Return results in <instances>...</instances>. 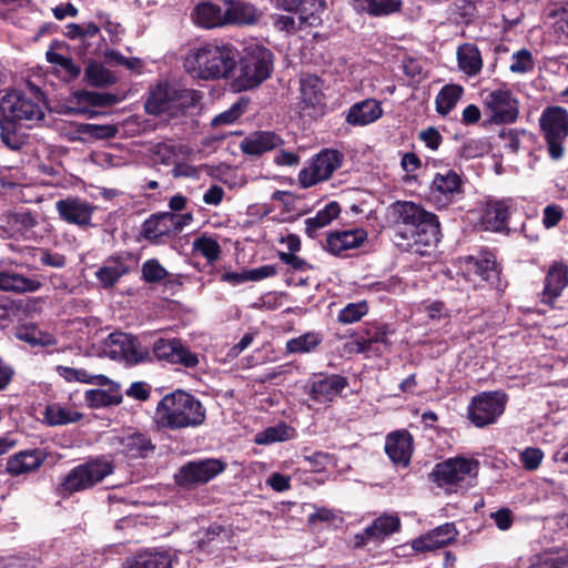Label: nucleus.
<instances>
[{
    "mask_svg": "<svg viewBox=\"0 0 568 568\" xmlns=\"http://www.w3.org/2000/svg\"><path fill=\"white\" fill-rule=\"evenodd\" d=\"M45 99L39 87L28 83L26 90L7 93L0 101V138L11 150L21 148L17 122L44 118Z\"/></svg>",
    "mask_w": 568,
    "mask_h": 568,
    "instance_id": "1",
    "label": "nucleus"
},
{
    "mask_svg": "<svg viewBox=\"0 0 568 568\" xmlns=\"http://www.w3.org/2000/svg\"><path fill=\"white\" fill-rule=\"evenodd\" d=\"M457 63L460 71L468 77L477 75L483 69L480 50L475 43L466 42L457 48Z\"/></svg>",
    "mask_w": 568,
    "mask_h": 568,
    "instance_id": "34",
    "label": "nucleus"
},
{
    "mask_svg": "<svg viewBox=\"0 0 568 568\" xmlns=\"http://www.w3.org/2000/svg\"><path fill=\"white\" fill-rule=\"evenodd\" d=\"M567 286L568 266L561 262H554L545 277L541 302L548 305H554Z\"/></svg>",
    "mask_w": 568,
    "mask_h": 568,
    "instance_id": "28",
    "label": "nucleus"
},
{
    "mask_svg": "<svg viewBox=\"0 0 568 568\" xmlns=\"http://www.w3.org/2000/svg\"><path fill=\"white\" fill-rule=\"evenodd\" d=\"M458 531L454 523H445L412 541L417 552H426L446 547L455 541Z\"/></svg>",
    "mask_w": 568,
    "mask_h": 568,
    "instance_id": "23",
    "label": "nucleus"
},
{
    "mask_svg": "<svg viewBox=\"0 0 568 568\" xmlns=\"http://www.w3.org/2000/svg\"><path fill=\"white\" fill-rule=\"evenodd\" d=\"M400 519L397 515H382L375 518L368 527L366 535L373 536L376 542L383 541L389 535L399 531Z\"/></svg>",
    "mask_w": 568,
    "mask_h": 568,
    "instance_id": "38",
    "label": "nucleus"
},
{
    "mask_svg": "<svg viewBox=\"0 0 568 568\" xmlns=\"http://www.w3.org/2000/svg\"><path fill=\"white\" fill-rule=\"evenodd\" d=\"M41 282L17 273L6 272L0 290L14 293H33L40 290Z\"/></svg>",
    "mask_w": 568,
    "mask_h": 568,
    "instance_id": "39",
    "label": "nucleus"
},
{
    "mask_svg": "<svg viewBox=\"0 0 568 568\" xmlns=\"http://www.w3.org/2000/svg\"><path fill=\"white\" fill-rule=\"evenodd\" d=\"M247 102L240 100L232 104V106L212 119V126H220L224 124L234 123L246 110Z\"/></svg>",
    "mask_w": 568,
    "mask_h": 568,
    "instance_id": "55",
    "label": "nucleus"
},
{
    "mask_svg": "<svg viewBox=\"0 0 568 568\" xmlns=\"http://www.w3.org/2000/svg\"><path fill=\"white\" fill-rule=\"evenodd\" d=\"M539 126L550 159L560 160L568 136V111L559 105L547 106L539 118Z\"/></svg>",
    "mask_w": 568,
    "mask_h": 568,
    "instance_id": "10",
    "label": "nucleus"
},
{
    "mask_svg": "<svg viewBox=\"0 0 568 568\" xmlns=\"http://www.w3.org/2000/svg\"><path fill=\"white\" fill-rule=\"evenodd\" d=\"M172 98L166 85H158L144 102V110L150 115H160L171 108Z\"/></svg>",
    "mask_w": 568,
    "mask_h": 568,
    "instance_id": "41",
    "label": "nucleus"
},
{
    "mask_svg": "<svg viewBox=\"0 0 568 568\" xmlns=\"http://www.w3.org/2000/svg\"><path fill=\"white\" fill-rule=\"evenodd\" d=\"M239 51L232 43L210 41L194 49L187 63L201 80L229 79L236 64Z\"/></svg>",
    "mask_w": 568,
    "mask_h": 568,
    "instance_id": "4",
    "label": "nucleus"
},
{
    "mask_svg": "<svg viewBox=\"0 0 568 568\" xmlns=\"http://www.w3.org/2000/svg\"><path fill=\"white\" fill-rule=\"evenodd\" d=\"M363 9L371 16H387L400 10V0H361Z\"/></svg>",
    "mask_w": 568,
    "mask_h": 568,
    "instance_id": "50",
    "label": "nucleus"
},
{
    "mask_svg": "<svg viewBox=\"0 0 568 568\" xmlns=\"http://www.w3.org/2000/svg\"><path fill=\"white\" fill-rule=\"evenodd\" d=\"M341 213V205L336 201L328 202L323 209L317 211L316 215L305 220V233L315 237L317 230L328 225Z\"/></svg>",
    "mask_w": 568,
    "mask_h": 568,
    "instance_id": "36",
    "label": "nucleus"
},
{
    "mask_svg": "<svg viewBox=\"0 0 568 568\" xmlns=\"http://www.w3.org/2000/svg\"><path fill=\"white\" fill-rule=\"evenodd\" d=\"M341 236L348 250L362 246L367 240V232L364 229H351L339 231Z\"/></svg>",
    "mask_w": 568,
    "mask_h": 568,
    "instance_id": "59",
    "label": "nucleus"
},
{
    "mask_svg": "<svg viewBox=\"0 0 568 568\" xmlns=\"http://www.w3.org/2000/svg\"><path fill=\"white\" fill-rule=\"evenodd\" d=\"M324 248L334 256H341L344 252L348 251L339 231H333L327 234Z\"/></svg>",
    "mask_w": 568,
    "mask_h": 568,
    "instance_id": "60",
    "label": "nucleus"
},
{
    "mask_svg": "<svg viewBox=\"0 0 568 568\" xmlns=\"http://www.w3.org/2000/svg\"><path fill=\"white\" fill-rule=\"evenodd\" d=\"M133 253L124 251L108 257L104 265L97 272L95 276L103 288L113 287L122 276L131 272L130 262L133 261Z\"/></svg>",
    "mask_w": 568,
    "mask_h": 568,
    "instance_id": "21",
    "label": "nucleus"
},
{
    "mask_svg": "<svg viewBox=\"0 0 568 568\" xmlns=\"http://www.w3.org/2000/svg\"><path fill=\"white\" fill-rule=\"evenodd\" d=\"M206 410L194 395L176 389L158 403L154 423L160 429L176 430L197 427L205 422Z\"/></svg>",
    "mask_w": 568,
    "mask_h": 568,
    "instance_id": "3",
    "label": "nucleus"
},
{
    "mask_svg": "<svg viewBox=\"0 0 568 568\" xmlns=\"http://www.w3.org/2000/svg\"><path fill=\"white\" fill-rule=\"evenodd\" d=\"M369 311L366 301L346 304L337 314V322L341 324H353L359 322Z\"/></svg>",
    "mask_w": 568,
    "mask_h": 568,
    "instance_id": "49",
    "label": "nucleus"
},
{
    "mask_svg": "<svg viewBox=\"0 0 568 568\" xmlns=\"http://www.w3.org/2000/svg\"><path fill=\"white\" fill-rule=\"evenodd\" d=\"M551 16L557 19L558 30L568 37V0L561 2Z\"/></svg>",
    "mask_w": 568,
    "mask_h": 568,
    "instance_id": "64",
    "label": "nucleus"
},
{
    "mask_svg": "<svg viewBox=\"0 0 568 568\" xmlns=\"http://www.w3.org/2000/svg\"><path fill=\"white\" fill-rule=\"evenodd\" d=\"M240 74L235 79L239 90L247 91L260 87L271 78L274 70V53L258 43H250L237 58Z\"/></svg>",
    "mask_w": 568,
    "mask_h": 568,
    "instance_id": "5",
    "label": "nucleus"
},
{
    "mask_svg": "<svg viewBox=\"0 0 568 568\" xmlns=\"http://www.w3.org/2000/svg\"><path fill=\"white\" fill-rule=\"evenodd\" d=\"M413 444L412 434L407 429H398L387 435L385 452L395 465L406 467L410 463Z\"/></svg>",
    "mask_w": 568,
    "mask_h": 568,
    "instance_id": "24",
    "label": "nucleus"
},
{
    "mask_svg": "<svg viewBox=\"0 0 568 568\" xmlns=\"http://www.w3.org/2000/svg\"><path fill=\"white\" fill-rule=\"evenodd\" d=\"M122 568H172V560L165 550L143 552L128 559Z\"/></svg>",
    "mask_w": 568,
    "mask_h": 568,
    "instance_id": "37",
    "label": "nucleus"
},
{
    "mask_svg": "<svg viewBox=\"0 0 568 568\" xmlns=\"http://www.w3.org/2000/svg\"><path fill=\"white\" fill-rule=\"evenodd\" d=\"M481 95L491 122L496 124L516 122L519 115V101L505 83L497 89L485 90Z\"/></svg>",
    "mask_w": 568,
    "mask_h": 568,
    "instance_id": "15",
    "label": "nucleus"
},
{
    "mask_svg": "<svg viewBox=\"0 0 568 568\" xmlns=\"http://www.w3.org/2000/svg\"><path fill=\"white\" fill-rule=\"evenodd\" d=\"M322 343V337L316 332H307L286 342L285 349L290 354H302L314 351Z\"/></svg>",
    "mask_w": 568,
    "mask_h": 568,
    "instance_id": "44",
    "label": "nucleus"
},
{
    "mask_svg": "<svg viewBox=\"0 0 568 568\" xmlns=\"http://www.w3.org/2000/svg\"><path fill=\"white\" fill-rule=\"evenodd\" d=\"M121 453L131 459L148 458L155 450V445L148 433L132 432L118 438Z\"/></svg>",
    "mask_w": 568,
    "mask_h": 568,
    "instance_id": "30",
    "label": "nucleus"
},
{
    "mask_svg": "<svg viewBox=\"0 0 568 568\" xmlns=\"http://www.w3.org/2000/svg\"><path fill=\"white\" fill-rule=\"evenodd\" d=\"M382 114L381 103L374 99H366L349 108L346 122L354 126H364L377 121Z\"/></svg>",
    "mask_w": 568,
    "mask_h": 568,
    "instance_id": "31",
    "label": "nucleus"
},
{
    "mask_svg": "<svg viewBox=\"0 0 568 568\" xmlns=\"http://www.w3.org/2000/svg\"><path fill=\"white\" fill-rule=\"evenodd\" d=\"M463 267L469 281L478 280L498 292H505L508 286L507 280L503 276V265L493 252L483 251L477 255L465 256Z\"/></svg>",
    "mask_w": 568,
    "mask_h": 568,
    "instance_id": "11",
    "label": "nucleus"
},
{
    "mask_svg": "<svg viewBox=\"0 0 568 568\" xmlns=\"http://www.w3.org/2000/svg\"><path fill=\"white\" fill-rule=\"evenodd\" d=\"M564 217V210L558 204H549L544 209L542 224L546 229H552Z\"/></svg>",
    "mask_w": 568,
    "mask_h": 568,
    "instance_id": "62",
    "label": "nucleus"
},
{
    "mask_svg": "<svg viewBox=\"0 0 568 568\" xmlns=\"http://www.w3.org/2000/svg\"><path fill=\"white\" fill-rule=\"evenodd\" d=\"M284 143L283 139L272 131H254L240 143L242 153L250 156H261Z\"/></svg>",
    "mask_w": 568,
    "mask_h": 568,
    "instance_id": "27",
    "label": "nucleus"
},
{
    "mask_svg": "<svg viewBox=\"0 0 568 568\" xmlns=\"http://www.w3.org/2000/svg\"><path fill=\"white\" fill-rule=\"evenodd\" d=\"M55 209L62 221L82 227L91 224L94 212L93 205L74 196L57 201Z\"/></svg>",
    "mask_w": 568,
    "mask_h": 568,
    "instance_id": "22",
    "label": "nucleus"
},
{
    "mask_svg": "<svg viewBox=\"0 0 568 568\" xmlns=\"http://www.w3.org/2000/svg\"><path fill=\"white\" fill-rule=\"evenodd\" d=\"M80 103L91 106H111L118 102L113 93L82 90L77 94Z\"/></svg>",
    "mask_w": 568,
    "mask_h": 568,
    "instance_id": "52",
    "label": "nucleus"
},
{
    "mask_svg": "<svg viewBox=\"0 0 568 568\" xmlns=\"http://www.w3.org/2000/svg\"><path fill=\"white\" fill-rule=\"evenodd\" d=\"M464 93V88L459 84L444 85L435 99L436 111L440 115H447L460 100Z\"/></svg>",
    "mask_w": 568,
    "mask_h": 568,
    "instance_id": "40",
    "label": "nucleus"
},
{
    "mask_svg": "<svg viewBox=\"0 0 568 568\" xmlns=\"http://www.w3.org/2000/svg\"><path fill=\"white\" fill-rule=\"evenodd\" d=\"M84 400L90 408H102L121 404L122 395L119 392L94 388L85 392Z\"/></svg>",
    "mask_w": 568,
    "mask_h": 568,
    "instance_id": "42",
    "label": "nucleus"
},
{
    "mask_svg": "<svg viewBox=\"0 0 568 568\" xmlns=\"http://www.w3.org/2000/svg\"><path fill=\"white\" fill-rule=\"evenodd\" d=\"M44 417L49 425L57 426L77 423L81 419L82 414L59 405H49L45 407Z\"/></svg>",
    "mask_w": 568,
    "mask_h": 568,
    "instance_id": "46",
    "label": "nucleus"
},
{
    "mask_svg": "<svg viewBox=\"0 0 568 568\" xmlns=\"http://www.w3.org/2000/svg\"><path fill=\"white\" fill-rule=\"evenodd\" d=\"M114 464L106 456L89 458L74 466L58 487L59 495L69 497L75 493L88 490L102 483L113 474Z\"/></svg>",
    "mask_w": 568,
    "mask_h": 568,
    "instance_id": "6",
    "label": "nucleus"
},
{
    "mask_svg": "<svg viewBox=\"0 0 568 568\" xmlns=\"http://www.w3.org/2000/svg\"><path fill=\"white\" fill-rule=\"evenodd\" d=\"M273 26L278 31H285L287 33H295L301 30L305 22H301V18L297 17L295 19L293 16L287 14H273L272 16Z\"/></svg>",
    "mask_w": 568,
    "mask_h": 568,
    "instance_id": "56",
    "label": "nucleus"
},
{
    "mask_svg": "<svg viewBox=\"0 0 568 568\" xmlns=\"http://www.w3.org/2000/svg\"><path fill=\"white\" fill-rule=\"evenodd\" d=\"M82 132L95 139H111L115 136L118 130L114 125L88 123L83 125Z\"/></svg>",
    "mask_w": 568,
    "mask_h": 568,
    "instance_id": "61",
    "label": "nucleus"
},
{
    "mask_svg": "<svg viewBox=\"0 0 568 568\" xmlns=\"http://www.w3.org/2000/svg\"><path fill=\"white\" fill-rule=\"evenodd\" d=\"M194 23L204 29H212L225 26L224 22V4H217L211 1L197 3L192 13Z\"/></svg>",
    "mask_w": 568,
    "mask_h": 568,
    "instance_id": "32",
    "label": "nucleus"
},
{
    "mask_svg": "<svg viewBox=\"0 0 568 568\" xmlns=\"http://www.w3.org/2000/svg\"><path fill=\"white\" fill-rule=\"evenodd\" d=\"M141 278L149 284H158L169 277V272L156 258L146 260L141 267Z\"/></svg>",
    "mask_w": 568,
    "mask_h": 568,
    "instance_id": "51",
    "label": "nucleus"
},
{
    "mask_svg": "<svg viewBox=\"0 0 568 568\" xmlns=\"http://www.w3.org/2000/svg\"><path fill=\"white\" fill-rule=\"evenodd\" d=\"M278 8L296 13L306 26L316 27L322 22L325 0H278Z\"/></svg>",
    "mask_w": 568,
    "mask_h": 568,
    "instance_id": "25",
    "label": "nucleus"
},
{
    "mask_svg": "<svg viewBox=\"0 0 568 568\" xmlns=\"http://www.w3.org/2000/svg\"><path fill=\"white\" fill-rule=\"evenodd\" d=\"M301 112L312 119H317L325 113L326 97L323 91V81L320 77L307 74L300 80Z\"/></svg>",
    "mask_w": 568,
    "mask_h": 568,
    "instance_id": "18",
    "label": "nucleus"
},
{
    "mask_svg": "<svg viewBox=\"0 0 568 568\" xmlns=\"http://www.w3.org/2000/svg\"><path fill=\"white\" fill-rule=\"evenodd\" d=\"M85 79L92 87H108L115 82L114 75L101 63H90L85 68Z\"/></svg>",
    "mask_w": 568,
    "mask_h": 568,
    "instance_id": "48",
    "label": "nucleus"
},
{
    "mask_svg": "<svg viewBox=\"0 0 568 568\" xmlns=\"http://www.w3.org/2000/svg\"><path fill=\"white\" fill-rule=\"evenodd\" d=\"M345 349L348 351V353L353 354H367L373 353L374 355H382L383 349H375L374 346L369 343L367 337L362 334L359 337L355 338L354 341H351L345 344Z\"/></svg>",
    "mask_w": 568,
    "mask_h": 568,
    "instance_id": "57",
    "label": "nucleus"
},
{
    "mask_svg": "<svg viewBox=\"0 0 568 568\" xmlns=\"http://www.w3.org/2000/svg\"><path fill=\"white\" fill-rule=\"evenodd\" d=\"M535 69V60L532 53L524 48L514 52L511 55V64L509 71L516 74H525L532 72Z\"/></svg>",
    "mask_w": 568,
    "mask_h": 568,
    "instance_id": "53",
    "label": "nucleus"
},
{
    "mask_svg": "<svg viewBox=\"0 0 568 568\" xmlns=\"http://www.w3.org/2000/svg\"><path fill=\"white\" fill-rule=\"evenodd\" d=\"M38 223V214L24 207L9 212L6 215L7 227L11 231V236L16 239H27L28 233L31 232Z\"/></svg>",
    "mask_w": 568,
    "mask_h": 568,
    "instance_id": "33",
    "label": "nucleus"
},
{
    "mask_svg": "<svg viewBox=\"0 0 568 568\" xmlns=\"http://www.w3.org/2000/svg\"><path fill=\"white\" fill-rule=\"evenodd\" d=\"M348 386V379L339 374H320L310 382L308 396L316 403L333 402Z\"/></svg>",
    "mask_w": 568,
    "mask_h": 568,
    "instance_id": "20",
    "label": "nucleus"
},
{
    "mask_svg": "<svg viewBox=\"0 0 568 568\" xmlns=\"http://www.w3.org/2000/svg\"><path fill=\"white\" fill-rule=\"evenodd\" d=\"M47 459V454L39 448L24 449L8 458L6 470L11 476H20L38 470Z\"/></svg>",
    "mask_w": 568,
    "mask_h": 568,
    "instance_id": "29",
    "label": "nucleus"
},
{
    "mask_svg": "<svg viewBox=\"0 0 568 568\" xmlns=\"http://www.w3.org/2000/svg\"><path fill=\"white\" fill-rule=\"evenodd\" d=\"M304 459L310 463L313 471L321 473L332 460V455L322 450L314 452L311 455H304Z\"/></svg>",
    "mask_w": 568,
    "mask_h": 568,
    "instance_id": "63",
    "label": "nucleus"
},
{
    "mask_svg": "<svg viewBox=\"0 0 568 568\" xmlns=\"http://www.w3.org/2000/svg\"><path fill=\"white\" fill-rule=\"evenodd\" d=\"M389 209L398 226L394 235L397 246H404L403 241H413L425 246L436 245L440 241L439 219L423 205L412 201H396Z\"/></svg>",
    "mask_w": 568,
    "mask_h": 568,
    "instance_id": "2",
    "label": "nucleus"
},
{
    "mask_svg": "<svg viewBox=\"0 0 568 568\" xmlns=\"http://www.w3.org/2000/svg\"><path fill=\"white\" fill-rule=\"evenodd\" d=\"M490 150L489 143L485 139H469L458 150V155L465 160L480 158Z\"/></svg>",
    "mask_w": 568,
    "mask_h": 568,
    "instance_id": "54",
    "label": "nucleus"
},
{
    "mask_svg": "<svg viewBox=\"0 0 568 568\" xmlns=\"http://www.w3.org/2000/svg\"><path fill=\"white\" fill-rule=\"evenodd\" d=\"M225 26H251L258 22L262 12L252 3L243 0H224Z\"/></svg>",
    "mask_w": 568,
    "mask_h": 568,
    "instance_id": "26",
    "label": "nucleus"
},
{
    "mask_svg": "<svg viewBox=\"0 0 568 568\" xmlns=\"http://www.w3.org/2000/svg\"><path fill=\"white\" fill-rule=\"evenodd\" d=\"M104 351L114 361L125 366H136L150 361L146 336H135L130 333L115 331L104 339Z\"/></svg>",
    "mask_w": 568,
    "mask_h": 568,
    "instance_id": "8",
    "label": "nucleus"
},
{
    "mask_svg": "<svg viewBox=\"0 0 568 568\" xmlns=\"http://www.w3.org/2000/svg\"><path fill=\"white\" fill-rule=\"evenodd\" d=\"M193 221L192 212L171 213L158 212L151 214L141 225L140 237L153 245L164 244L174 239Z\"/></svg>",
    "mask_w": 568,
    "mask_h": 568,
    "instance_id": "9",
    "label": "nucleus"
},
{
    "mask_svg": "<svg viewBox=\"0 0 568 568\" xmlns=\"http://www.w3.org/2000/svg\"><path fill=\"white\" fill-rule=\"evenodd\" d=\"M226 466L225 462L217 458L191 460L180 467L174 481L179 487L191 490L214 479Z\"/></svg>",
    "mask_w": 568,
    "mask_h": 568,
    "instance_id": "13",
    "label": "nucleus"
},
{
    "mask_svg": "<svg viewBox=\"0 0 568 568\" xmlns=\"http://www.w3.org/2000/svg\"><path fill=\"white\" fill-rule=\"evenodd\" d=\"M47 61L51 64L58 65L64 81H72L81 73L80 65L75 64L71 58L64 57L52 50L45 53Z\"/></svg>",
    "mask_w": 568,
    "mask_h": 568,
    "instance_id": "45",
    "label": "nucleus"
},
{
    "mask_svg": "<svg viewBox=\"0 0 568 568\" xmlns=\"http://www.w3.org/2000/svg\"><path fill=\"white\" fill-rule=\"evenodd\" d=\"M362 333L367 337L375 349L388 351L392 342L388 336L395 333L390 324L382 321L366 322Z\"/></svg>",
    "mask_w": 568,
    "mask_h": 568,
    "instance_id": "35",
    "label": "nucleus"
},
{
    "mask_svg": "<svg viewBox=\"0 0 568 568\" xmlns=\"http://www.w3.org/2000/svg\"><path fill=\"white\" fill-rule=\"evenodd\" d=\"M463 193L462 176L456 171L447 169L434 175L428 195L437 207H447Z\"/></svg>",
    "mask_w": 568,
    "mask_h": 568,
    "instance_id": "17",
    "label": "nucleus"
},
{
    "mask_svg": "<svg viewBox=\"0 0 568 568\" xmlns=\"http://www.w3.org/2000/svg\"><path fill=\"white\" fill-rule=\"evenodd\" d=\"M480 463L476 458L456 456L437 463L429 477L438 487L464 488L474 486Z\"/></svg>",
    "mask_w": 568,
    "mask_h": 568,
    "instance_id": "7",
    "label": "nucleus"
},
{
    "mask_svg": "<svg viewBox=\"0 0 568 568\" xmlns=\"http://www.w3.org/2000/svg\"><path fill=\"white\" fill-rule=\"evenodd\" d=\"M193 251L200 253L206 258L207 263L213 265L221 255V246L212 236L205 234L197 236L193 241Z\"/></svg>",
    "mask_w": 568,
    "mask_h": 568,
    "instance_id": "47",
    "label": "nucleus"
},
{
    "mask_svg": "<svg viewBox=\"0 0 568 568\" xmlns=\"http://www.w3.org/2000/svg\"><path fill=\"white\" fill-rule=\"evenodd\" d=\"M344 155L337 150L324 149L312 158L308 166L301 170L298 181L303 187H310L328 180L341 168Z\"/></svg>",
    "mask_w": 568,
    "mask_h": 568,
    "instance_id": "16",
    "label": "nucleus"
},
{
    "mask_svg": "<svg viewBox=\"0 0 568 568\" xmlns=\"http://www.w3.org/2000/svg\"><path fill=\"white\" fill-rule=\"evenodd\" d=\"M511 207V199L486 200L481 210L480 224L486 231L498 233L507 231Z\"/></svg>",
    "mask_w": 568,
    "mask_h": 568,
    "instance_id": "19",
    "label": "nucleus"
},
{
    "mask_svg": "<svg viewBox=\"0 0 568 568\" xmlns=\"http://www.w3.org/2000/svg\"><path fill=\"white\" fill-rule=\"evenodd\" d=\"M507 395L501 390L483 392L474 396L467 408V417L476 427L494 424L504 413Z\"/></svg>",
    "mask_w": 568,
    "mask_h": 568,
    "instance_id": "14",
    "label": "nucleus"
},
{
    "mask_svg": "<svg viewBox=\"0 0 568 568\" xmlns=\"http://www.w3.org/2000/svg\"><path fill=\"white\" fill-rule=\"evenodd\" d=\"M544 458V453L540 448L527 447L520 453V462L526 470H536Z\"/></svg>",
    "mask_w": 568,
    "mask_h": 568,
    "instance_id": "58",
    "label": "nucleus"
},
{
    "mask_svg": "<svg viewBox=\"0 0 568 568\" xmlns=\"http://www.w3.org/2000/svg\"><path fill=\"white\" fill-rule=\"evenodd\" d=\"M150 361L166 362L172 365H181L185 368H194L199 365V355L190 349L180 338L156 337L153 341L146 339Z\"/></svg>",
    "mask_w": 568,
    "mask_h": 568,
    "instance_id": "12",
    "label": "nucleus"
},
{
    "mask_svg": "<svg viewBox=\"0 0 568 568\" xmlns=\"http://www.w3.org/2000/svg\"><path fill=\"white\" fill-rule=\"evenodd\" d=\"M295 436V429L285 423L265 428L256 435L255 442L260 445H268L276 442H285Z\"/></svg>",
    "mask_w": 568,
    "mask_h": 568,
    "instance_id": "43",
    "label": "nucleus"
}]
</instances>
